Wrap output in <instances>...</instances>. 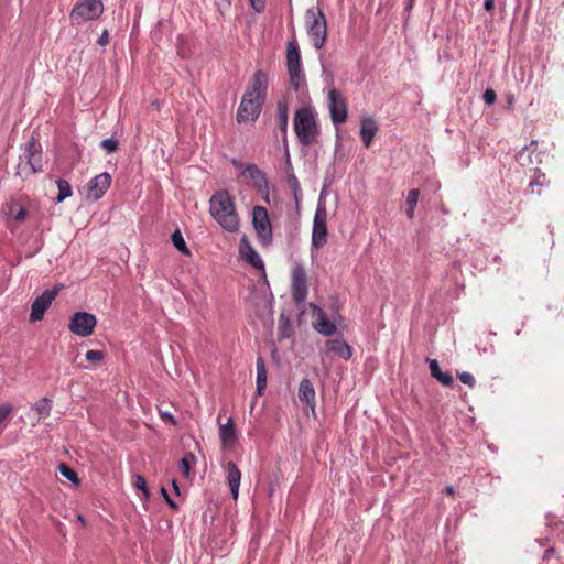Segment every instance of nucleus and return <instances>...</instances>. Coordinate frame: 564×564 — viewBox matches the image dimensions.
Masks as SVG:
<instances>
[{
    "instance_id": "nucleus-13",
    "label": "nucleus",
    "mask_w": 564,
    "mask_h": 564,
    "mask_svg": "<svg viewBox=\"0 0 564 564\" xmlns=\"http://www.w3.org/2000/svg\"><path fill=\"white\" fill-rule=\"evenodd\" d=\"M111 185V175L107 172L94 176L87 183V198L94 202L100 199Z\"/></svg>"
},
{
    "instance_id": "nucleus-41",
    "label": "nucleus",
    "mask_w": 564,
    "mask_h": 564,
    "mask_svg": "<svg viewBox=\"0 0 564 564\" xmlns=\"http://www.w3.org/2000/svg\"><path fill=\"white\" fill-rule=\"evenodd\" d=\"M171 240L173 247H186L185 240L180 229H175V231L171 235Z\"/></svg>"
},
{
    "instance_id": "nucleus-30",
    "label": "nucleus",
    "mask_w": 564,
    "mask_h": 564,
    "mask_svg": "<svg viewBox=\"0 0 564 564\" xmlns=\"http://www.w3.org/2000/svg\"><path fill=\"white\" fill-rule=\"evenodd\" d=\"M56 185L58 188V194L55 198L56 203H62L66 198L70 197L73 195V188L68 181L58 178L56 180Z\"/></svg>"
},
{
    "instance_id": "nucleus-50",
    "label": "nucleus",
    "mask_w": 564,
    "mask_h": 564,
    "mask_svg": "<svg viewBox=\"0 0 564 564\" xmlns=\"http://www.w3.org/2000/svg\"><path fill=\"white\" fill-rule=\"evenodd\" d=\"M284 147H285V156H286V173L294 172L292 163H291L290 154H289L288 144H285Z\"/></svg>"
},
{
    "instance_id": "nucleus-16",
    "label": "nucleus",
    "mask_w": 564,
    "mask_h": 564,
    "mask_svg": "<svg viewBox=\"0 0 564 564\" xmlns=\"http://www.w3.org/2000/svg\"><path fill=\"white\" fill-rule=\"evenodd\" d=\"M276 124L282 134L284 145L286 143L288 124H289V106L285 99H280L276 104Z\"/></svg>"
},
{
    "instance_id": "nucleus-53",
    "label": "nucleus",
    "mask_w": 564,
    "mask_h": 564,
    "mask_svg": "<svg viewBox=\"0 0 564 564\" xmlns=\"http://www.w3.org/2000/svg\"><path fill=\"white\" fill-rule=\"evenodd\" d=\"M444 492L446 495L453 496L455 494V488L453 486H446L445 489H444Z\"/></svg>"
},
{
    "instance_id": "nucleus-42",
    "label": "nucleus",
    "mask_w": 564,
    "mask_h": 564,
    "mask_svg": "<svg viewBox=\"0 0 564 564\" xmlns=\"http://www.w3.org/2000/svg\"><path fill=\"white\" fill-rule=\"evenodd\" d=\"M482 99L486 105H494L497 100V94L494 89L487 88L482 94Z\"/></svg>"
},
{
    "instance_id": "nucleus-58",
    "label": "nucleus",
    "mask_w": 564,
    "mask_h": 564,
    "mask_svg": "<svg viewBox=\"0 0 564 564\" xmlns=\"http://www.w3.org/2000/svg\"><path fill=\"white\" fill-rule=\"evenodd\" d=\"M142 495H143V499L148 500L150 498V490L149 488L147 487V490L145 491H142Z\"/></svg>"
},
{
    "instance_id": "nucleus-8",
    "label": "nucleus",
    "mask_w": 564,
    "mask_h": 564,
    "mask_svg": "<svg viewBox=\"0 0 564 564\" xmlns=\"http://www.w3.org/2000/svg\"><path fill=\"white\" fill-rule=\"evenodd\" d=\"M62 288V284H57L52 290H45L32 302L30 322L43 319L45 312L51 306Z\"/></svg>"
},
{
    "instance_id": "nucleus-5",
    "label": "nucleus",
    "mask_w": 564,
    "mask_h": 564,
    "mask_svg": "<svg viewBox=\"0 0 564 564\" xmlns=\"http://www.w3.org/2000/svg\"><path fill=\"white\" fill-rule=\"evenodd\" d=\"M252 225L257 234L258 241L263 247L272 243V225L269 219L268 210L263 206H254L252 209Z\"/></svg>"
},
{
    "instance_id": "nucleus-20",
    "label": "nucleus",
    "mask_w": 564,
    "mask_h": 564,
    "mask_svg": "<svg viewBox=\"0 0 564 564\" xmlns=\"http://www.w3.org/2000/svg\"><path fill=\"white\" fill-rule=\"evenodd\" d=\"M240 258L243 259L248 264L259 270L264 281H267V274L264 263L257 252V249H239Z\"/></svg>"
},
{
    "instance_id": "nucleus-25",
    "label": "nucleus",
    "mask_w": 564,
    "mask_h": 564,
    "mask_svg": "<svg viewBox=\"0 0 564 564\" xmlns=\"http://www.w3.org/2000/svg\"><path fill=\"white\" fill-rule=\"evenodd\" d=\"M219 437L223 446L225 447L232 446L236 443L238 436L236 426L231 419H229L226 424L220 425Z\"/></svg>"
},
{
    "instance_id": "nucleus-6",
    "label": "nucleus",
    "mask_w": 564,
    "mask_h": 564,
    "mask_svg": "<svg viewBox=\"0 0 564 564\" xmlns=\"http://www.w3.org/2000/svg\"><path fill=\"white\" fill-rule=\"evenodd\" d=\"M264 101L256 95L251 96V93H245L237 110V122H254L261 113Z\"/></svg>"
},
{
    "instance_id": "nucleus-28",
    "label": "nucleus",
    "mask_w": 564,
    "mask_h": 564,
    "mask_svg": "<svg viewBox=\"0 0 564 564\" xmlns=\"http://www.w3.org/2000/svg\"><path fill=\"white\" fill-rule=\"evenodd\" d=\"M286 183L292 191L293 198H294L296 205H299L300 200L302 199V188H301V184H300L297 177L295 176L294 172H288Z\"/></svg>"
},
{
    "instance_id": "nucleus-49",
    "label": "nucleus",
    "mask_w": 564,
    "mask_h": 564,
    "mask_svg": "<svg viewBox=\"0 0 564 564\" xmlns=\"http://www.w3.org/2000/svg\"><path fill=\"white\" fill-rule=\"evenodd\" d=\"M484 8L487 12L492 14L495 10V0H484Z\"/></svg>"
},
{
    "instance_id": "nucleus-33",
    "label": "nucleus",
    "mask_w": 564,
    "mask_h": 564,
    "mask_svg": "<svg viewBox=\"0 0 564 564\" xmlns=\"http://www.w3.org/2000/svg\"><path fill=\"white\" fill-rule=\"evenodd\" d=\"M58 471L59 474L66 478L67 480H69L70 482L75 484V485H79L80 480L78 478V475L77 473L70 467L68 466L67 464L65 463H59L58 464Z\"/></svg>"
},
{
    "instance_id": "nucleus-43",
    "label": "nucleus",
    "mask_w": 564,
    "mask_h": 564,
    "mask_svg": "<svg viewBox=\"0 0 564 564\" xmlns=\"http://www.w3.org/2000/svg\"><path fill=\"white\" fill-rule=\"evenodd\" d=\"M458 378L463 383L467 384L469 388H474L476 384L474 376L469 372L458 373Z\"/></svg>"
},
{
    "instance_id": "nucleus-27",
    "label": "nucleus",
    "mask_w": 564,
    "mask_h": 564,
    "mask_svg": "<svg viewBox=\"0 0 564 564\" xmlns=\"http://www.w3.org/2000/svg\"><path fill=\"white\" fill-rule=\"evenodd\" d=\"M293 334L289 314L282 312L279 316L278 338L279 340L290 338Z\"/></svg>"
},
{
    "instance_id": "nucleus-46",
    "label": "nucleus",
    "mask_w": 564,
    "mask_h": 564,
    "mask_svg": "<svg viewBox=\"0 0 564 564\" xmlns=\"http://www.w3.org/2000/svg\"><path fill=\"white\" fill-rule=\"evenodd\" d=\"M133 478V486L140 491H145L148 487L145 478L141 475H135Z\"/></svg>"
},
{
    "instance_id": "nucleus-24",
    "label": "nucleus",
    "mask_w": 564,
    "mask_h": 564,
    "mask_svg": "<svg viewBox=\"0 0 564 564\" xmlns=\"http://www.w3.org/2000/svg\"><path fill=\"white\" fill-rule=\"evenodd\" d=\"M377 130L378 126L372 118H364L361 120L360 137L366 148L371 145Z\"/></svg>"
},
{
    "instance_id": "nucleus-15",
    "label": "nucleus",
    "mask_w": 564,
    "mask_h": 564,
    "mask_svg": "<svg viewBox=\"0 0 564 564\" xmlns=\"http://www.w3.org/2000/svg\"><path fill=\"white\" fill-rule=\"evenodd\" d=\"M41 152V145L34 141V139L30 140L25 143L24 147V156L28 160V164L30 166L31 173H36L42 170V161L41 159H36L35 155Z\"/></svg>"
},
{
    "instance_id": "nucleus-14",
    "label": "nucleus",
    "mask_w": 564,
    "mask_h": 564,
    "mask_svg": "<svg viewBox=\"0 0 564 564\" xmlns=\"http://www.w3.org/2000/svg\"><path fill=\"white\" fill-rule=\"evenodd\" d=\"M268 85H269V77L268 74L262 70L258 69L248 85L245 93H251V96L256 95L258 98L264 99L267 98V91H268Z\"/></svg>"
},
{
    "instance_id": "nucleus-57",
    "label": "nucleus",
    "mask_w": 564,
    "mask_h": 564,
    "mask_svg": "<svg viewBox=\"0 0 564 564\" xmlns=\"http://www.w3.org/2000/svg\"><path fill=\"white\" fill-rule=\"evenodd\" d=\"M183 254L187 256V257H191L192 256V252H191V249H178Z\"/></svg>"
},
{
    "instance_id": "nucleus-35",
    "label": "nucleus",
    "mask_w": 564,
    "mask_h": 564,
    "mask_svg": "<svg viewBox=\"0 0 564 564\" xmlns=\"http://www.w3.org/2000/svg\"><path fill=\"white\" fill-rule=\"evenodd\" d=\"M196 457L193 453H187L184 457L181 458L178 465L180 469L185 477L189 476L192 470V465L195 463Z\"/></svg>"
},
{
    "instance_id": "nucleus-22",
    "label": "nucleus",
    "mask_w": 564,
    "mask_h": 564,
    "mask_svg": "<svg viewBox=\"0 0 564 564\" xmlns=\"http://www.w3.org/2000/svg\"><path fill=\"white\" fill-rule=\"evenodd\" d=\"M429 368L431 376L436 379L440 383H442L444 387H453L454 386V378L449 372H443L441 370L440 364L436 359H429Z\"/></svg>"
},
{
    "instance_id": "nucleus-56",
    "label": "nucleus",
    "mask_w": 564,
    "mask_h": 564,
    "mask_svg": "<svg viewBox=\"0 0 564 564\" xmlns=\"http://www.w3.org/2000/svg\"><path fill=\"white\" fill-rule=\"evenodd\" d=\"M414 208L415 207H411V205H409L408 209H406V215L409 218H412L413 215H414Z\"/></svg>"
},
{
    "instance_id": "nucleus-1",
    "label": "nucleus",
    "mask_w": 564,
    "mask_h": 564,
    "mask_svg": "<svg viewBox=\"0 0 564 564\" xmlns=\"http://www.w3.org/2000/svg\"><path fill=\"white\" fill-rule=\"evenodd\" d=\"M209 212L225 230L235 232L239 229L236 206L228 191H218L210 197Z\"/></svg>"
},
{
    "instance_id": "nucleus-37",
    "label": "nucleus",
    "mask_w": 564,
    "mask_h": 564,
    "mask_svg": "<svg viewBox=\"0 0 564 564\" xmlns=\"http://www.w3.org/2000/svg\"><path fill=\"white\" fill-rule=\"evenodd\" d=\"M118 145H119V142L117 139H115L113 137H110V138H107V139H104L101 142H100V147L107 152V153H112L115 152L117 149H118Z\"/></svg>"
},
{
    "instance_id": "nucleus-54",
    "label": "nucleus",
    "mask_w": 564,
    "mask_h": 564,
    "mask_svg": "<svg viewBox=\"0 0 564 564\" xmlns=\"http://www.w3.org/2000/svg\"><path fill=\"white\" fill-rule=\"evenodd\" d=\"M239 247H251L248 242V238L246 236H242L241 240H240V245Z\"/></svg>"
},
{
    "instance_id": "nucleus-21",
    "label": "nucleus",
    "mask_w": 564,
    "mask_h": 564,
    "mask_svg": "<svg viewBox=\"0 0 564 564\" xmlns=\"http://www.w3.org/2000/svg\"><path fill=\"white\" fill-rule=\"evenodd\" d=\"M299 399L307 406L314 409L315 406V390L310 379L304 378L299 386Z\"/></svg>"
},
{
    "instance_id": "nucleus-10",
    "label": "nucleus",
    "mask_w": 564,
    "mask_h": 564,
    "mask_svg": "<svg viewBox=\"0 0 564 564\" xmlns=\"http://www.w3.org/2000/svg\"><path fill=\"white\" fill-rule=\"evenodd\" d=\"M241 175L249 178L256 191L264 198L265 202H269V181L261 169L256 164L250 163L242 170Z\"/></svg>"
},
{
    "instance_id": "nucleus-39",
    "label": "nucleus",
    "mask_w": 564,
    "mask_h": 564,
    "mask_svg": "<svg viewBox=\"0 0 564 564\" xmlns=\"http://www.w3.org/2000/svg\"><path fill=\"white\" fill-rule=\"evenodd\" d=\"M13 406L10 403H1L0 404V426L2 423L10 416L13 412Z\"/></svg>"
},
{
    "instance_id": "nucleus-60",
    "label": "nucleus",
    "mask_w": 564,
    "mask_h": 564,
    "mask_svg": "<svg viewBox=\"0 0 564 564\" xmlns=\"http://www.w3.org/2000/svg\"><path fill=\"white\" fill-rule=\"evenodd\" d=\"M234 165H235V166H239V167L241 166V164H240V163H237L236 161L234 162Z\"/></svg>"
},
{
    "instance_id": "nucleus-12",
    "label": "nucleus",
    "mask_w": 564,
    "mask_h": 564,
    "mask_svg": "<svg viewBox=\"0 0 564 564\" xmlns=\"http://www.w3.org/2000/svg\"><path fill=\"white\" fill-rule=\"evenodd\" d=\"M310 306L314 316L313 328L323 336H333L337 332L336 317H333V321L329 319L326 312L315 303H310Z\"/></svg>"
},
{
    "instance_id": "nucleus-11",
    "label": "nucleus",
    "mask_w": 564,
    "mask_h": 564,
    "mask_svg": "<svg viewBox=\"0 0 564 564\" xmlns=\"http://www.w3.org/2000/svg\"><path fill=\"white\" fill-rule=\"evenodd\" d=\"M291 288L295 304L303 303L307 296V275L301 264H296L292 270Z\"/></svg>"
},
{
    "instance_id": "nucleus-3",
    "label": "nucleus",
    "mask_w": 564,
    "mask_h": 564,
    "mask_svg": "<svg viewBox=\"0 0 564 564\" xmlns=\"http://www.w3.org/2000/svg\"><path fill=\"white\" fill-rule=\"evenodd\" d=\"M305 28L312 40L313 46L321 50L327 39V21L319 7L308 8L305 12Z\"/></svg>"
},
{
    "instance_id": "nucleus-4",
    "label": "nucleus",
    "mask_w": 564,
    "mask_h": 564,
    "mask_svg": "<svg viewBox=\"0 0 564 564\" xmlns=\"http://www.w3.org/2000/svg\"><path fill=\"white\" fill-rule=\"evenodd\" d=\"M102 12L104 4L100 0H82L74 6L69 18L73 24H82L98 19Z\"/></svg>"
},
{
    "instance_id": "nucleus-59",
    "label": "nucleus",
    "mask_w": 564,
    "mask_h": 564,
    "mask_svg": "<svg viewBox=\"0 0 564 564\" xmlns=\"http://www.w3.org/2000/svg\"><path fill=\"white\" fill-rule=\"evenodd\" d=\"M554 552H555V549H554V547H550V549H547V550L544 552V557H543V558H545L549 554H552V553H554Z\"/></svg>"
},
{
    "instance_id": "nucleus-19",
    "label": "nucleus",
    "mask_w": 564,
    "mask_h": 564,
    "mask_svg": "<svg viewBox=\"0 0 564 564\" xmlns=\"http://www.w3.org/2000/svg\"><path fill=\"white\" fill-rule=\"evenodd\" d=\"M327 227L325 219H319L318 212L315 215L313 232H312V247H322L326 243Z\"/></svg>"
},
{
    "instance_id": "nucleus-52",
    "label": "nucleus",
    "mask_w": 564,
    "mask_h": 564,
    "mask_svg": "<svg viewBox=\"0 0 564 564\" xmlns=\"http://www.w3.org/2000/svg\"><path fill=\"white\" fill-rule=\"evenodd\" d=\"M414 1L415 0H406L405 6H404V12H406L408 14L410 13V11L413 8Z\"/></svg>"
},
{
    "instance_id": "nucleus-29",
    "label": "nucleus",
    "mask_w": 564,
    "mask_h": 564,
    "mask_svg": "<svg viewBox=\"0 0 564 564\" xmlns=\"http://www.w3.org/2000/svg\"><path fill=\"white\" fill-rule=\"evenodd\" d=\"M3 212L10 216L15 221H22L26 217V210L25 208L20 205L19 203H11L7 206V209H3Z\"/></svg>"
},
{
    "instance_id": "nucleus-36",
    "label": "nucleus",
    "mask_w": 564,
    "mask_h": 564,
    "mask_svg": "<svg viewBox=\"0 0 564 564\" xmlns=\"http://www.w3.org/2000/svg\"><path fill=\"white\" fill-rule=\"evenodd\" d=\"M536 172H540L536 170ZM549 182H545V174L539 173L538 177L535 180L530 181L528 188L532 194L536 193L538 195L541 194L540 189H536V187H543L547 185Z\"/></svg>"
},
{
    "instance_id": "nucleus-9",
    "label": "nucleus",
    "mask_w": 564,
    "mask_h": 564,
    "mask_svg": "<svg viewBox=\"0 0 564 564\" xmlns=\"http://www.w3.org/2000/svg\"><path fill=\"white\" fill-rule=\"evenodd\" d=\"M96 324L97 319L94 314L80 311L72 315L68 328L77 336L87 337L93 334Z\"/></svg>"
},
{
    "instance_id": "nucleus-45",
    "label": "nucleus",
    "mask_w": 564,
    "mask_h": 564,
    "mask_svg": "<svg viewBox=\"0 0 564 564\" xmlns=\"http://www.w3.org/2000/svg\"><path fill=\"white\" fill-rule=\"evenodd\" d=\"M419 196H420L419 189L414 188V189L409 191L408 197H406V204L411 205V207H415L417 204V200H419Z\"/></svg>"
},
{
    "instance_id": "nucleus-17",
    "label": "nucleus",
    "mask_w": 564,
    "mask_h": 564,
    "mask_svg": "<svg viewBox=\"0 0 564 564\" xmlns=\"http://www.w3.org/2000/svg\"><path fill=\"white\" fill-rule=\"evenodd\" d=\"M328 351L334 352L338 357L348 360L352 356V348L345 339H328L325 343Z\"/></svg>"
},
{
    "instance_id": "nucleus-44",
    "label": "nucleus",
    "mask_w": 564,
    "mask_h": 564,
    "mask_svg": "<svg viewBox=\"0 0 564 564\" xmlns=\"http://www.w3.org/2000/svg\"><path fill=\"white\" fill-rule=\"evenodd\" d=\"M252 10L262 13L265 10L267 0H249Z\"/></svg>"
},
{
    "instance_id": "nucleus-47",
    "label": "nucleus",
    "mask_w": 564,
    "mask_h": 564,
    "mask_svg": "<svg viewBox=\"0 0 564 564\" xmlns=\"http://www.w3.org/2000/svg\"><path fill=\"white\" fill-rule=\"evenodd\" d=\"M160 415H161V419L165 423H170L172 425H176L177 424V421L175 420V417L170 412H161Z\"/></svg>"
},
{
    "instance_id": "nucleus-7",
    "label": "nucleus",
    "mask_w": 564,
    "mask_h": 564,
    "mask_svg": "<svg viewBox=\"0 0 564 564\" xmlns=\"http://www.w3.org/2000/svg\"><path fill=\"white\" fill-rule=\"evenodd\" d=\"M327 106L332 122L335 126L341 124L347 120L348 109L347 101L343 94L336 88L328 91Z\"/></svg>"
},
{
    "instance_id": "nucleus-26",
    "label": "nucleus",
    "mask_w": 564,
    "mask_h": 564,
    "mask_svg": "<svg viewBox=\"0 0 564 564\" xmlns=\"http://www.w3.org/2000/svg\"><path fill=\"white\" fill-rule=\"evenodd\" d=\"M257 388H256V394L262 395L264 393V390L267 388V369H265V362L262 357L257 358Z\"/></svg>"
},
{
    "instance_id": "nucleus-23",
    "label": "nucleus",
    "mask_w": 564,
    "mask_h": 564,
    "mask_svg": "<svg viewBox=\"0 0 564 564\" xmlns=\"http://www.w3.org/2000/svg\"><path fill=\"white\" fill-rule=\"evenodd\" d=\"M286 67H302L301 52L295 37L288 41L286 44Z\"/></svg>"
},
{
    "instance_id": "nucleus-51",
    "label": "nucleus",
    "mask_w": 564,
    "mask_h": 564,
    "mask_svg": "<svg viewBox=\"0 0 564 564\" xmlns=\"http://www.w3.org/2000/svg\"><path fill=\"white\" fill-rule=\"evenodd\" d=\"M172 487H173V491L176 496H180L181 495V487L177 482L176 479H172Z\"/></svg>"
},
{
    "instance_id": "nucleus-40",
    "label": "nucleus",
    "mask_w": 564,
    "mask_h": 564,
    "mask_svg": "<svg viewBox=\"0 0 564 564\" xmlns=\"http://www.w3.org/2000/svg\"><path fill=\"white\" fill-rule=\"evenodd\" d=\"M160 494L164 498V500L167 503V506L173 511H178V509H180L178 505L170 497V495L167 494V490L164 487H161Z\"/></svg>"
},
{
    "instance_id": "nucleus-55",
    "label": "nucleus",
    "mask_w": 564,
    "mask_h": 564,
    "mask_svg": "<svg viewBox=\"0 0 564 564\" xmlns=\"http://www.w3.org/2000/svg\"><path fill=\"white\" fill-rule=\"evenodd\" d=\"M529 150H531L532 152L535 151V148L538 145V141L536 140H532L529 144Z\"/></svg>"
},
{
    "instance_id": "nucleus-18",
    "label": "nucleus",
    "mask_w": 564,
    "mask_h": 564,
    "mask_svg": "<svg viewBox=\"0 0 564 564\" xmlns=\"http://www.w3.org/2000/svg\"><path fill=\"white\" fill-rule=\"evenodd\" d=\"M241 473L234 462L227 463V482L230 489V494L235 500L239 495Z\"/></svg>"
},
{
    "instance_id": "nucleus-2",
    "label": "nucleus",
    "mask_w": 564,
    "mask_h": 564,
    "mask_svg": "<svg viewBox=\"0 0 564 564\" xmlns=\"http://www.w3.org/2000/svg\"><path fill=\"white\" fill-rule=\"evenodd\" d=\"M294 131L304 147L313 144L319 133L316 112L311 107H302L294 115Z\"/></svg>"
},
{
    "instance_id": "nucleus-38",
    "label": "nucleus",
    "mask_w": 564,
    "mask_h": 564,
    "mask_svg": "<svg viewBox=\"0 0 564 564\" xmlns=\"http://www.w3.org/2000/svg\"><path fill=\"white\" fill-rule=\"evenodd\" d=\"M86 360L89 362H98L104 360L105 352L101 350H88L85 355Z\"/></svg>"
},
{
    "instance_id": "nucleus-31",
    "label": "nucleus",
    "mask_w": 564,
    "mask_h": 564,
    "mask_svg": "<svg viewBox=\"0 0 564 564\" xmlns=\"http://www.w3.org/2000/svg\"><path fill=\"white\" fill-rule=\"evenodd\" d=\"M33 409L41 417H47L51 413L52 400L48 398H42L33 404Z\"/></svg>"
},
{
    "instance_id": "nucleus-48",
    "label": "nucleus",
    "mask_w": 564,
    "mask_h": 564,
    "mask_svg": "<svg viewBox=\"0 0 564 564\" xmlns=\"http://www.w3.org/2000/svg\"><path fill=\"white\" fill-rule=\"evenodd\" d=\"M109 43L108 32L105 30L98 37L97 44L100 46H106Z\"/></svg>"
},
{
    "instance_id": "nucleus-32",
    "label": "nucleus",
    "mask_w": 564,
    "mask_h": 564,
    "mask_svg": "<svg viewBox=\"0 0 564 564\" xmlns=\"http://www.w3.org/2000/svg\"><path fill=\"white\" fill-rule=\"evenodd\" d=\"M289 78L291 87L297 91L301 86V82L304 79L302 67L289 68Z\"/></svg>"
},
{
    "instance_id": "nucleus-34",
    "label": "nucleus",
    "mask_w": 564,
    "mask_h": 564,
    "mask_svg": "<svg viewBox=\"0 0 564 564\" xmlns=\"http://www.w3.org/2000/svg\"><path fill=\"white\" fill-rule=\"evenodd\" d=\"M532 151L529 150V145H523L516 154L517 162L522 166H529L533 164Z\"/></svg>"
}]
</instances>
